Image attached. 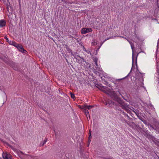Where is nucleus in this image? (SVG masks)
Listing matches in <instances>:
<instances>
[{
	"mask_svg": "<svg viewBox=\"0 0 159 159\" xmlns=\"http://www.w3.org/2000/svg\"><path fill=\"white\" fill-rule=\"evenodd\" d=\"M127 40L129 43L131 45V48L132 50V51H133V54H132L133 62V61L134 60H135V61L136 62L137 59V57L138 55V54L136 56L134 54L133 52V49L134 48V44L132 42H131L128 39H127Z\"/></svg>",
	"mask_w": 159,
	"mask_h": 159,
	"instance_id": "f257e3e1",
	"label": "nucleus"
},
{
	"mask_svg": "<svg viewBox=\"0 0 159 159\" xmlns=\"http://www.w3.org/2000/svg\"><path fill=\"white\" fill-rule=\"evenodd\" d=\"M99 89L103 92L109 94L111 93V90L110 89L107 88V87L104 86H100Z\"/></svg>",
	"mask_w": 159,
	"mask_h": 159,
	"instance_id": "f03ea898",
	"label": "nucleus"
},
{
	"mask_svg": "<svg viewBox=\"0 0 159 159\" xmlns=\"http://www.w3.org/2000/svg\"><path fill=\"white\" fill-rule=\"evenodd\" d=\"M116 101L118 103L120 104V106L122 109L125 110H127L128 109V107L127 105L125 104H122V100H121L119 98H117L116 99Z\"/></svg>",
	"mask_w": 159,
	"mask_h": 159,
	"instance_id": "7ed1b4c3",
	"label": "nucleus"
},
{
	"mask_svg": "<svg viewBox=\"0 0 159 159\" xmlns=\"http://www.w3.org/2000/svg\"><path fill=\"white\" fill-rule=\"evenodd\" d=\"M92 31V30L91 28H83L81 30V33L82 34H84Z\"/></svg>",
	"mask_w": 159,
	"mask_h": 159,
	"instance_id": "20e7f679",
	"label": "nucleus"
},
{
	"mask_svg": "<svg viewBox=\"0 0 159 159\" xmlns=\"http://www.w3.org/2000/svg\"><path fill=\"white\" fill-rule=\"evenodd\" d=\"M16 47L20 51L22 52L25 53V52H26V50H24L22 46L21 45L17 44Z\"/></svg>",
	"mask_w": 159,
	"mask_h": 159,
	"instance_id": "39448f33",
	"label": "nucleus"
},
{
	"mask_svg": "<svg viewBox=\"0 0 159 159\" xmlns=\"http://www.w3.org/2000/svg\"><path fill=\"white\" fill-rule=\"evenodd\" d=\"M2 157L5 159H11V156L10 154H7V152H3Z\"/></svg>",
	"mask_w": 159,
	"mask_h": 159,
	"instance_id": "423d86ee",
	"label": "nucleus"
},
{
	"mask_svg": "<svg viewBox=\"0 0 159 159\" xmlns=\"http://www.w3.org/2000/svg\"><path fill=\"white\" fill-rule=\"evenodd\" d=\"M6 25V21L3 20H0V27L2 28L5 26Z\"/></svg>",
	"mask_w": 159,
	"mask_h": 159,
	"instance_id": "0eeeda50",
	"label": "nucleus"
},
{
	"mask_svg": "<svg viewBox=\"0 0 159 159\" xmlns=\"http://www.w3.org/2000/svg\"><path fill=\"white\" fill-rule=\"evenodd\" d=\"M94 106H88V105H83L82 107V109H90L92 108Z\"/></svg>",
	"mask_w": 159,
	"mask_h": 159,
	"instance_id": "6e6552de",
	"label": "nucleus"
},
{
	"mask_svg": "<svg viewBox=\"0 0 159 159\" xmlns=\"http://www.w3.org/2000/svg\"><path fill=\"white\" fill-rule=\"evenodd\" d=\"M114 102L111 100H108L106 103V105L107 107H110L113 104Z\"/></svg>",
	"mask_w": 159,
	"mask_h": 159,
	"instance_id": "1a4fd4ad",
	"label": "nucleus"
},
{
	"mask_svg": "<svg viewBox=\"0 0 159 159\" xmlns=\"http://www.w3.org/2000/svg\"><path fill=\"white\" fill-rule=\"evenodd\" d=\"M8 43L10 44L13 45L15 47H16V46L17 45V44H18L14 41H8Z\"/></svg>",
	"mask_w": 159,
	"mask_h": 159,
	"instance_id": "9d476101",
	"label": "nucleus"
},
{
	"mask_svg": "<svg viewBox=\"0 0 159 159\" xmlns=\"http://www.w3.org/2000/svg\"><path fill=\"white\" fill-rule=\"evenodd\" d=\"M84 112L85 114L86 115L88 120V116L89 117V111L88 110H86V109H84Z\"/></svg>",
	"mask_w": 159,
	"mask_h": 159,
	"instance_id": "9b49d317",
	"label": "nucleus"
},
{
	"mask_svg": "<svg viewBox=\"0 0 159 159\" xmlns=\"http://www.w3.org/2000/svg\"><path fill=\"white\" fill-rule=\"evenodd\" d=\"M92 44L94 45H97V43L96 42V41L95 40H94L93 42H92Z\"/></svg>",
	"mask_w": 159,
	"mask_h": 159,
	"instance_id": "f8f14e48",
	"label": "nucleus"
},
{
	"mask_svg": "<svg viewBox=\"0 0 159 159\" xmlns=\"http://www.w3.org/2000/svg\"><path fill=\"white\" fill-rule=\"evenodd\" d=\"M70 94L71 97L72 98L74 99L75 98V96L74 94L72 93H71Z\"/></svg>",
	"mask_w": 159,
	"mask_h": 159,
	"instance_id": "ddd939ff",
	"label": "nucleus"
},
{
	"mask_svg": "<svg viewBox=\"0 0 159 159\" xmlns=\"http://www.w3.org/2000/svg\"><path fill=\"white\" fill-rule=\"evenodd\" d=\"M94 61L95 62V64H97V62L98 60L96 58H95L94 60Z\"/></svg>",
	"mask_w": 159,
	"mask_h": 159,
	"instance_id": "4468645a",
	"label": "nucleus"
},
{
	"mask_svg": "<svg viewBox=\"0 0 159 159\" xmlns=\"http://www.w3.org/2000/svg\"><path fill=\"white\" fill-rule=\"evenodd\" d=\"M89 137H90L91 136V130H89Z\"/></svg>",
	"mask_w": 159,
	"mask_h": 159,
	"instance_id": "2eb2a0df",
	"label": "nucleus"
},
{
	"mask_svg": "<svg viewBox=\"0 0 159 159\" xmlns=\"http://www.w3.org/2000/svg\"><path fill=\"white\" fill-rule=\"evenodd\" d=\"M4 39H6V40H7L8 42L9 41H8V38L6 37V36H5V37H4Z\"/></svg>",
	"mask_w": 159,
	"mask_h": 159,
	"instance_id": "dca6fc26",
	"label": "nucleus"
},
{
	"mask_svg": "<svg viewBox=\"0 0 159 159\" xmlns=\"http://www.w3.org/2000/svg\"><path fill=\"white\" fill-rule=\"evenodd\" d=\"M96 65V68H98V64H97H97H95Z\"/></svg>",
	"mask_w": 159,
	"mask_h": 159,
	"instance_id": "f3484780",
	"label": "nucleus"
},
{
	"mask_svg": "<svg viewBox=\"0 0 159 159\" xmlns=\"http://www.w3.org/2000/svg\"><path fill=\"white\" fill-rule=\"evenodd\" d=\"M46 140H44L43 145L46 143Z\"/></svg>",
	"mask_w": 159,
	"mask_h": 159,
	"instance_id": "a211bd4d",
	"label": "nucleus"
},
{
	"mask_svg": "<svg viewBox=\"0 0 159 159\" xmlns=\"http://www.w3.org/2000/svg\"><path fill=\"white\" fill-rule=\"evenodd\" d=\"M120 37H122V38H125V39H126L124 37H123V36H121Z\"/></svg>",
	"mask_w": 159,
	"mask_h": 159,
	"instance_id": "6ab92c4d",
	"label": "nucleus"
},
{
	"mask_svg": "<svg viewBox=\"0 0 159 159\" xmlns=\"http://www.w3.org/2000/svg\"><path fill=\"white\" fill-rule=\"evenodd\" d=\"M136 37L138 39H139V37H138L137 36H136Z\"/></svg>",
	"mask_w": 159,
	"mask_h": 159,
	"instance_id": "aec40b11",
	"label": "nucleus"
},
{
	"mask_svg": "<svg viewBox=\"0 0 159 159\" xmlns=\"http://www.w3.org/2000/svg\"><path fill=\"white\" fill-rule=\"evenodd\" d=\"M80 58L82 59H83L82 58V57H80Z\"/></svg>",
	"mask_w": 159,
	"mask_h": 159,
	"instance_id": "412c9836",
	"label": "nucleus"
}]
</instances>
